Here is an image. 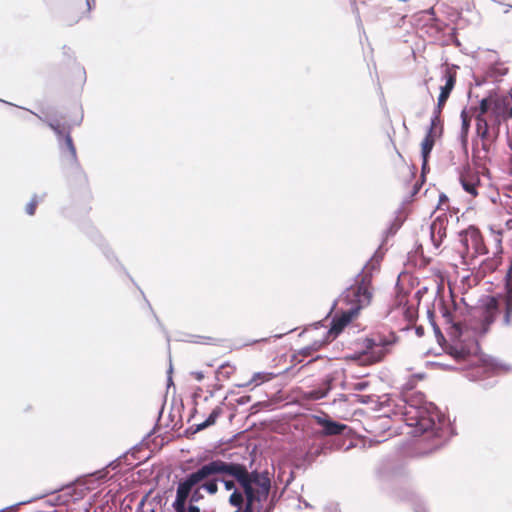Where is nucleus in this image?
Here are the masks:
<instances>
[{
    "mask_svg": "<svg viewBox=\"0 0 512 512\" xmlns=\"http://www.w3.org/2000/svg\"><path fill=\"white\" fill-rule=\"evenodd\" d=\"M236 371V367L230 363L222 364L216 371V376L219 381L228 380L231 375Z\"/></svg>",
    "mask_w": 512,
    "mask_h": 512,
    "instance_id": "21",
    "label": "nucleus"
},
{
    "mask_svg": "<svg viewBox=\"0 0 512 512\" xmlns=\"http://www.w3.org/2000/svg\"><path fill=\"white\" fill-rule=\"evenodd\" d=\"M501 306H503L504 312L503 322L509 326L512 324V260L505 277V293L499 298L487 297L477 310V315L481 321V332L485 333L489 329Z\"/></svg>",
    "mask_w": 512,
    "mask_h": 512,
    "instance_id": "4",
    "label": "nucleus"
},
{
    "mask_svg": "<svg viewBox=\"0 0 512 512\" xmlns=\"http://www.w3.org/2000/svg\"><path fill=\"white\" fill-rule=\"evenodd\" d=\"M268 340H269V338H261V339L253 340L252 342L247 343V345H252V344H256V343H260V342H267Z\"/></svg>",
    "mask_w": 512,
    "mask_h": 512,
    "instance_id": "31",
    "label": "nucleus"
},
{
    "mask_svg": "<svg viewBox=\"0 0 512 512\" xmlns=\"http://www.w3.org/2000/svg\"><path fill=\"white\" fill-rule=\"evenodd\" d=\"M191 376L197 380V381H202L204 379V373L201 372V371H194V372H191Z\"/></svg>",
    "mask_w": 512,
    "mask_h": 512,
    "instance_id": "30",
    "label": "nucleus"
},
{
    "mask_svg": "<svg viewBox=\"0 0 512 512\" xmlns=\"http://www.w3.org/2000/svg\"><path fill=\"white\" fill-rule=\"evenodd\" d=\"M314 419L315 422L323 428L321 431L323 436L341 435L347 429V425L333 421L327 415L315 416Z\"/></svg>",
    "mask_w": 512,
    "mask_h": 512,
    "instance_id": "17",
    "label": "nucleus"
},
{
    "mask_svg": "<svg viewBox=\"0 0 512 512\" xmlns=\"http://www.w3.org/2000/svg\"><path fill=\"white\" fill-rule=\"evenodd\" d=\"M274 377H275V375L273 373L258 372V373H255L253 375V377L251 379V382L258 385L260 383H264V382L270 381Z\"/></svg>",
    "mask_w": 512,
    "mask_h": 512,
    "instance_id": "25",
    "label": "nucleus"
},
{
    "mask_svg": "<svg viewBox=\"0 0 512 512\" xmlns=\"http://www.w3.org/2000/svg\"><path fill=\"white\" fill-rule=\"evenodd\" d=\"M461 118H462L463 128L464 129H468L470 120H469V118H468V116H467L465 111H462Z\"/></svg>",
    "mask_w": 512,
    "mask_h": 512,
    "instance_id": "29",
    "label": "nucleus"
},
{
    "mask_svg": "<svg viewBox=\"0 0 512 512\" xmlns=\"http://www.w3.org/2000/svg\"><path fill=\"white\" fill-rule=\"evenodd\" d=\"M214 477L218 478V482H222L224 484L227 491H232L228 499L229 504L241 509L244 501H246V496L242 488L240 490L236 487V484L239 485L236 479L228 474H217Z\"/></svg>",
    "mask_w": 512,
    "mask_h": 512,
    "instance_id": "13",
    "label": "nucleus"
},
{
    "mask_svg": "<svg viewBox=\"0 0 512 512\" xmlns=\"http://www.w3.org/2000/svg\"><path fill=\"white\" fill-rule=\"evenodd\" d=\"M437 137H439L438 134H433V133L427 132L425 138L423 139V141L421 143V150H422V157H423L424 164H426V162H427V158L434 147L435 140Z\"/></svg>",
    "mask_w": 512,
    "mask_h": 512,
    "instance_id": "20",
    "label": "nucleus"
},
{
    "mask_svg": "<svg viewBox=\"0 0 512 512\" xmlns=\"http://www.w3.org/2000/svg\"><path fill=\"white\" fill-rule=\"evenodd\" d=\"M457 73L452 68L447 67L442 76L444 85L440 86V94L438 96L437 105L438 113H442V110L450 97L452 90L456 84Z\"/></svg>",
    "mask_w": 512,
    "mask_h": 512,
    "instance_id": "15",
    "label": "nucleus"
},
{
    "mask_svg": "<svg viewBox=\"0 0 512 512\" xmlns=\"http://www.w3.org/2000/svg\"><path fill=\"white\" fill-rule=\"evenodd\" d=\"M441 312L444 323L449 325V333L453 337L459 338L462 335L461 323L455 320L454 313L450 311L446 306L442 307Z\"/></svg>",
    "mask_w": 512,
    "mask_h": 512,
    "instance_id": "19",
    "label": "nucleus"
},
{
    "mask_svg": "<svg viewBox=\"0 0 512 512\" xmlns=\"http://www.w3.org/2000/svg\"><path fill=\"white\" fill-rule=\"evenodd\" d=\"M500 263H501V257L494 256L491 259L485 260L482 264V268L484 271L492 272V271L496 270V268L500 265Z\"/></svg>",
    "mask_w": 512,
    "mask_h": 512,
    "instance_id": "24",
    "label": "nucleus"
},
{
    "mask_svg": "<svg viewBox=\"0 0 512 512\" xmlns=\"http://www.w3.org/2000/svg\"><path fill=\"white\" fill-rule=\"evenodd\" d=\"M448 202H449L448 197L445 194L441 193L439 195V203H438L437 209L439 211L446 212L445 210L448 208Z\"/></svg>",
    "mask_w": 512,
    "mask_h": 512,
    "instance_id": "27",
    "label": "nucleus"
},
{
    "mask_svg": "<svg viewBox=\"0 0 512 512\" xmlns=\"http://www.w3.org/2000/svg\"><path fill=\"white\" fill-rule=\"evenodd\" d=\"M214 470L198 482L189 495L190 503H197L204 498L201 490L206 491L210 495L218 492V478L212 477L217 474H228L236 479L239 487L243 489L246 496V503L243 512H253L254 505L266 501L270 489L271 479L268 473L258 471H248L245 465L240 463L226 462L220 459L210 461L192 473H198L201 470Z\"/></svg>",
    "mask_w": 512,
    "mask_h": 512,
    "instance_id": "1",
    "label": "nucleus"
},
{
    "mask_svg": "<svg viewBox=\"0 0 512 512\" xmlns=\"http://www.w3.org/2000/svg\"><path fill=\"white\" fill-rule=\"evenodd\" d=\"M273 509H274V502H273V500H271L270 503L266 506V508L264 510L267 512H272Z\"/></svg>",
    "mask_w": 512,
    "mask_h": 512,
    "instance_id": "32",
    "label": "nucleus"
},
{
    "mask_svg": "<svg viewBox=\"0 0 512 512\" xmlns=\"http://www.w3.org/2000/svg\"><path fill=\"white\" fill-rule=\"evenodd\" d=\"M49 127L56 133L59 139L64 141V147L68 151L72 160H76V148L71 137V126L59 119H52L48 123Z\"/></svg>",
    "mask_w": 512,
    "mask_h": 512,
    "instance_id": "14",
    "label": "nucleus"
},
{
    "mask_svg": "<svg viewBox=\"0 0 512 512\" xmlns=\"http://www.w3.org/2000/svg\"><path fill=\"white\" fill-rule=\"evenodd\" d=\"M478 344L474 341L469 346H464L457 342L447 348V353L458 362L475 363L479 358L477 356Z\"/></svg>",
    "mask_w": 512,
    "mask_h": 512,
    "instance_id": "12",
    "label": "nucleus"
},
{
    "mask_svg": "<svg viewBox=\"0 0 512 512\" xmlns=\"http://www.w3.org/2000/svg\"><path fill=\"white\" fill-rule=\"evenodd\" d=\"M311 343L301 348L299 353L303 356H311L331 341L330 332L326 327H314L305 331Z\"/></svg>",
    "mask_w": 512,
    "mask_h": 512,
    "instance_id": "10",
    "label": "nucleus"
},
{
    "mask_svg": "<svg viewBox=\"0 0 512 512\" xmlns=\"http://www.w3.org/2000/svg\"><path fill=\"white\" fill-rule=\"evenodd\" d=\"M95 0H69L64 7V17L68 25L79 22L86 16Z\"/></svg>",
    "mask_w": 512,
    "mask_h": 512,
    "instance_id": "11",
    "label": "nucleus"
},
{
    "mask_svg": "<svg viewBox=\"0 0 512 512\" xmlns=\"http://www.w3.org/2000/svg\"><path fill=\"white\" fill-rule=\"evenodd\" d=\"M398 336L393 331L375 332L354 342L353 353L347 359L360 361L363 365H373L381 362L389 355L398 342Z\"/></svg>",
    "mask_w": 512,
    "mask_h": 512,
    "instance_id": "3",
    "label": "nucleus"
},
{
    "mask_svg": "<svg viewBox=\"0 0 512 512\" xmlns=\"http://www.w3.org/2000/svg\"><path fill=\"white\" fill-rule=\"evenodd\" d=\"M486 159H477L472 163H466L458 172L459 182L463 190L472 198L479 196L481 190L485 187V181L488 177V169L484 166L482 161Z\"/></svg>",
    "mask_w": 512,
    "mask_h": 512,
    "instance_id": "7",
    "label": "nucleus"
},
{
    "mask_svg": "<svg viewBox=\"0 0 512 512\" xmlns=\"http://www.w3.org/2000/svg\"><path fill=\"white\" fill-rule=\"evenodd\" d=\"M39 201L40 198L37 195L32 197L31 201L26 205L25 208V211L28 215L33 216L35 214Z\"/></svg>",
    "mask_w": 512,
    "mask_h": 512,
    "instance_id": "26",
    "label": "nucleus"
},
{
    "mask_svg": "<svg viewBox=\"0 0 512 512\" xmlns=\"http://www.w3.org/2000/svg\"><path fill=\"white\" fill-rule=\"evenodd\" d=\"M434 331H435L437 336L443 338V335H442V333L440 331V328L437 325H435V324H434Z\"/></svg>",
    "mask_w": 512,
    "mask_h": 512,
    "instance_id": "33",
    "label": "nucleus"
},
{
    "mask_svg": "<svg viewBox=\"0 0 512 512\" xmlns=\"http://www.w3.org/2000/svg\"><path fill=\"white\" fill-rule=\"evenodd\" d=\"M507 226L512 227V220L507 221Z\"/></svg>",
    "mask_w": 512,
    "mask_h": 512,
    "instance_id": "35",
    "label": "nucleus"
},
{
    "mask_svg": "<svg viewBox=\"0 0 512 512\" xmlns=\"http://www.w3.org/2000/svg\"><path fill=\"white\" fill-rule=\"evenodd\" d=\"M461 245L463 247V256L475 258L478 255L487 253V248L484 244L483 236L480 230L474 226L468 227L460 235Z\"/></svg>",
    "mask_w": 512,
    "mask_h": 512,
    "instance_id": "9",
    "label": "nucleus"
},
{
    "mask_svg": "<svg viewBox=\"0 0 512 512\" xmlns=\"http://www.w3.org/2000/svg\"><path fill=\"white\" fill-rule=\"evenodd\" d=\"M222 414V409L220 407H216L212 410V412L210 413V415L208 416V418L197 425V428H196V431H201L211 425H214L217 418Z\"/></svg>",
    "mask_w": 512,
    "mask_h": 512,
    "instance_id": "22",
    "label": "nucleus"
},
{
    "mask_svg": "<svg viewBox=\"0 0 512 512\" xmlns=\"http://www.w3.org/2000/svg\"><path fill=\"white\" fill-rule=\"evenodd\" d=\"M261 512H267V511H265V510H262Z\"/></svg>",
    "mask_w": 512,
    "mask_h": 512,
    "instance_id": "36",
    "label": "nucleus"
},
{
    "mask_svg": "<svg viewBox=\"0 0 512 512\" xmlns=\"http://www.w3.org/2000/svg\"><path fill=\"white\" fill-rule=\"evenodd\" d=\"M379 270V263L370 260L356 276L352 284L345 292V300L350 308L360 312L372 303L375 287L373 276Z\"/></svg>",
    "mask_w": 512,
    "mask_h": 512,
    "instance_id": "6",
    "label": "nucleus"
},
{
    "mask_svg": "<svg viewBox=\"0 0 512 512\" xmlns=\"http://www.w3.org/2000/svg\"><path fill=\"white\" fill-rule=\"evenodd\" d=\"M505 103V118L506 120L512 118V104L509 97H500Z\"/></svg>",
    "mask_w": 512,
    "mask_h": 512,
    "instance_id": "28",
    "label": "nucleus"
},
{
    "mask_svg": "<svg viewBox=\"0 0 512 512\" xmlns=\"http://www.w3.org/2000/svg\"><path fill=\"white\" fill-rule=\"evenodd\" d=\"M401 415L402 421L410 428L408 434L413 436L433 434L437 414L426 405L422 394L405 400Z\"/></svg>",
    "mask_w": 512,
    "mask_h": 512,
    "instance_id": "5",
    "label": "nucleus"
},
{
    "mask_svg": "<svg viewBox=\"0 0 512 512\" xmlns=\"http://www.w3.org/2000/svg\"><path fill=\"white\" fill-rule=\"evenodd\" d=\"M505 103L498 96H488L474 108L476 133L481 140V147L473 146V159H488L493 143L499 137L500 126L506 121Z\"/></svg>",
    "mask_w": 512,
    "mask_h": 512,
    "instance_id": "2",
    "label": "nucleus"
},
{
    "mask_svg": "<svg viewBox=\"0 0 512 512\" xmlns=\"http://www.w3.org/2000/svg\"><path fill=\"white\" fill-rule=\"evenodd\" d=\"M211 471L212 470L209 469H202L198 473H190L186 476V478L183 481H181L178 484L176 490V498L172 504V507L175 510V512H200V508L194 505L193 503H190L188 508H186V503L195 485L201 480H203V478H205Z\"/></svg>",
    "mask_w": 512,
    "mask_h": 512,
    "instance_id": "8",
    "label": "nucleus"
},
{
    "mask_svg": "<svg viewBox=\"0 0 512 512\" xmlns=\"http://www.w3.org/2000/svg\"><path fill=\"white\" fill-rule=\"evenodd\" d=\"M440 115H441V113H438V106H436L435 111H434V116L431 119V124H430V128L428 131L433 134H438L439 136L441 135V131H442V127L438 128V125L440 124Z\"/></svg>",
    "mask_w": 512,
    "mask_h": 512,
    "instance_id": "23",
    "label": "nucleus"
},
{
    "mask_svg": "<svg viewBox=\"0 0 512 512\" xmlns=\"http://www.w3.org/2000/svg\"><path fill=\"white\" fill-rule=\"evenodd\" d=\"M448 224L449 215L446 212H441L431 223L430 236L435 247H439L446 237Z\"/></svg>",
    "mask_w": 512,
    "mask_h": 512,
    "instance_id": "16",
    "label": "nucleus"
},
{
    "mask_svg": "<svg viewBox=\"0 0 512 512\" xmlns=\"http://www.w3.org/2000/svg\"><path fill=\"white\" fill-rule=\"evenodd\" d=\"M358 314L359 312L354 311L353 308L349 307L339 316H335L332 320L330 329H327V331L330 332V336L333 335V337H336L344 329V327L349 324Z\"/></svg>",
    "mask_w": 512,
    "mask_h": 512,
    "instance_id": "18",
    "label": "nucleus"
},
{
    "mask_svg": "<svg viewBox=\"0 0 512 512\" xmlns=\"http://www.w3.org/2000/svg\"><path fill=\"white\" fill-rule=\"evenodd\" d=\"M416 334H417L418 336H422V335L424 334V329H423V327H417V328H416Z\"/></svg>",
    "mask_w": 512,
    "mask_h": 512,
    "instance_id": "34",
    "label": "nucleus"
}]
</instances>
